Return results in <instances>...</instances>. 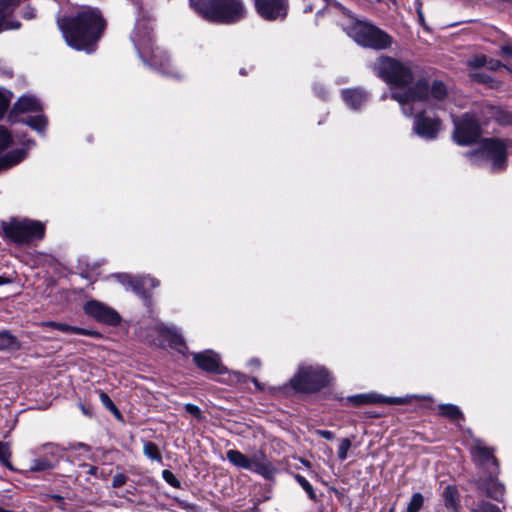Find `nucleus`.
Returning a JSON list of instances; mask_svg holds the SVG:
<instances>
[{"instance_id":"nucleus-1","label":"nucleus","mask_w":512,"mask_h":512,"mask_svg":"<svg viewBox=\"0 0 512 512\" xmlns=\"http://www.w3.org/2000/svg\"><path fill=\"white\" fill-rule=\"evenodd\" d=\"M446 95L447 88L443 82L433 81L430 86L426 80H419L405 91H393L391 97L400 104L405 116H415L414 132L426 140H433L441 129V122L427 110L428 97L442 100Z\"/></svg>"},{"instance_id":"nucleus-2","label":"nucleus","mask_w":512,"mask_h":512,"mask_svg":"<svg viewBox=\"0 0 512 512\" xmlns=\"http://www.w3.org/2000/svg\"><path fill=\"white\" fill-rule=\"evenodd\" d=\"M57 25L70 47L90 53L104 31L105 21L99 10L87 6L72 16L58 18Z\"/></svg>"},{"instance_id":"nucleus-3","label":"nucleus","mask_w":512,"mask_h":512,"mask_svg":"<svg viewBox=\"0 0 512 512\" xmlns=\"http://www.w3.org/2000/svg\"><path fill=\"white\" fill-rule=\"evenodd\" d=\"M131 39L145 63H148L165 75L179 77L177 72L171 69L166 53L158 48L156 50L152 48V28L148 21H137Z\"/></svg>"},{"instance_id":"nucleus-4","label":"nucleus","mask_w":512,"mask_h":512,"mask_svg":"<svg viewBox=\"0 0 512 512\" xmlns=\"http://www.w3.org/2000/svg\"><path fill=\"white\" fill-rule=\"evenodd\" d=\"M3 238L17 247H31L44 239L46 226L30 218L13 217L1 222Z\"/></svg>"},{"instance_id":"nucleus-5","label":"nucleus","mask_w":512,"mask_h":512,"mask_svg":"<svg viewBox=\"0 0 512 512\" xmlns=\"http://www.w3.org/2000/svg\"><path fill=\"white\" fill-rule=\"evenodd\" d=\"M190 6L203 19L230 24L245 16L242 0H189Z\"/></svg>"},{"instance_id":"nucleus-6","label":"nucleus","mask_w":512,"mask_h":512,"mask_svg":"<svg viewBox=\"0 0 512 512\" xmlns=\"http://www.w3.org/2000/svg\"><path fill=\"white\" fill-rule=\"evenodd\" d=\"M329 382V373L319 365H300L297 373L282 386L269 387L273 394L289 395L293 392L313 393L319 391Z\"/></svg>"},{"instance_id":"nucleus-7","label":"nucleus","mask_w":512,"mask_h":512,"mask_svg":"<svg viewBox=\"0 0 512 512\" xmlns=\"http://www.w3.org/2000/svg\"><path fill=\"white\" fill-rule=\"evenodd\" d=\"M507 148L503 140L485 139L477 150L468 153V157L477 166L489 164L492 172H499L507 166Z\"/></svg>"},{"instance_id":"nucleus-8","label":"nucleus","mask_w":512,"mask_h":512,"mask_svg":"<svg viewBox=\"0 0 512 512\" xmlns=\"http://www.w3.org/2000/svg\"><path fill=\"white\" fill-rule=\"evenodd\" d=\"M373 71L386 83L398 88L405 87L413 81L410 66L388 56L379 57L373 64Z\"/></svg>"},{"instance_id":"nucleus-9","label":"nucleus","mask_w":512,"mask_h":512,"mask_svg":"<svg viewBox=\"0 0 512 512\" xmlns=\"http://www.w3.org/2000/svg\"><path fill=\"white\" fill-rule=\"evenodd\" d=\"M349 35L359 45L374 50L391 47L393 39L385 31L366 22H356L349 29Z\"/></svg>"},{"instance_id":"nucleus-10","label":"nucleus","mask_w":512,"mask_h":512,"mask_svg":"<svg viewBox=\"0 0 512 512\" xmlns=\"http://www.w3.org/2000/svg\"><path fill=\"white\" fill-rule=\"evenodd\" d=\"M226 458L234 466L255 472L265 479H271L276 471L263 453H256L248 457L238 450L230 449L226 452Z\"/></svg>"},{"instance_id":"nucleus-11","label":"nucleus","mask_w":512,"mask_h":512,"mask_svg":"<svg viewBox=\"0 0 512 512\" xmlns=\"http://www.w3.org/2000/svg\"><path fill=\"white\" fill-rule=\"evenodd\" d=\"M84 313L99 323L109 326H117L121 322L119 313L98 300H89L83 306Z\"/></svg>"},{"instance_id":"nucleus-12","label":"nucleus","mask_w":512,"mask_h":512,"mask_svg":"<svg viewBox=\"0 0 512 512\" xmlns=\"http://www.w3.org/2000/svg\"><path fill=\"white\" fill-rule=\"evenodd\" d=\"M59 446L46 443L34 450L35 458L31 461L30 471L42 472L55 467L59 459Z\"/></svg>"},{"instance_id":"nucleus-13","label":"nucleus","mask_w":512,"mask_h":512,"mask_svg":"<svg viewBox=\"0 0 512 512\" xmlns=\"http://www.w3.org/2000/svg\"><path fill=\"white\" fill-rule=\"evenodd\" d=\"M454 124V139L460 145H468L480 136V126L469 114H465L460 120H454Z\"/></svg>"},{"instance_id":"nucleus-14","label":"nucleus","mask_w":512,"mask_h":512,"mask_svg":"<svg viewBox=\"0 0 512 512\" xmlns=\"http://www.w3.org/2000/svg\"><path fill=\"white\" fill-rule=\"evenodd\" d=\"M258 14L265 20H283L288 12V0H254Z\"/></svg>"},{"instance_id":"nucleus-15","label":"nucleus","mask_w":512,"mask_h":512,"mask_svg":"<svg viewBox=\"0 0 512 512\" xmlns=\"http://www.w3.org/2000/svg\"><path fill=\"white\" fill-rule=\"evenodd\" d=\"M116 277L122 285L143 297H146L151 289L159 286V281L149 275L132 277L129 274H118Z\"/></svg>"},{"instance_id":"nucleus-16","label":"nucleus","mask_w":512,"mask_h":512,"mask_svg":"<svg viewBox=\"0 0 512 512\" xmlns=\"http://www.w3.org/2000/svg\"><path fill=\"white\" fill-rule=\"evenodd\" d=\"M193 360L198 368L208 373L223 374L226 372L219 355L212 350L193 353Z\"/></svg>"},{"instance_id":"nucleus-17","label":"nucleus","mask_w":512,"mask_h":512,"mask_svg":"<svg viewBox=\"0 0 512 512\" xmlns=\"http://www.w3.org/2000/svg\"><path fill=\"white\" fill-rule=\"evenodd\" d=\"M471 454L478 465L485 468H489L490 465L494 466V471H490V474L497 473L498 462L493 455V449L487 447L482 441L475 440L471 447Z\"/></svg>"},{"instance_id":"nucleus-18","label":"nucleus","mask_w":512,"mask_h":512,"mask_svg":"<svg viewBox=\"0 0 512 512\" xmlns=\"http://www.w3.org/2000/svg\"><path fill=\"white\" fill-rule=\"evenodd\" d=\"M347 401L352 403L355 406H361L365 404H374V403H386V404H405L408 403V398H399V397H384L375 393L369 394H358L354 396H349Z\"/></svg>"},{"instance_id":"nucleus-19","label":"nucleus","mask_w":512,"mask_h":512,"mask_svg":"<svg viewBox=\"0 0 512 512\" xmlns=\"http://www.w3.org/2000/svg\"><path fill=\"white\" fill-rule=\"evenodd\" d=\"M156 330L162 337L160 344L167 342L170 347L177 349L179 352H184L186 349L184 340L175 327H167L161 324L156 327Z\"/></svg>"},{"instance_id":"nucleus-20","label":"nucleus","mask_w":512,"mask_h":512,"mask_svg":"<svg viewBox=\"0 0 512 512\" xmlns=\"http://www.w3.org/2000/svg\"><path fill=\"white\" fill-rule=\"evenodd\" d=\"M479 488L485 492L487 497L497 502H503L505 487L496 479L490 478L487 481H482L479 485Z\"/></svg>"},{"instance_id":"nucleus-21","label":"nucleus","mask_w":512,"mask_h":512,"mask_svg":"<svg viewBox=\"0 0 512 512\" xmlns=\"http://www.w3.org/2000/svg\"><path fill=\"white\" fill-rule=\"evenodd\" d=\"M345 103L352 109H359L367 100L368 94L362 89H347L342 92Z\"/></svg>"},{"instance_id":"nucleus-22","label":"nucleus","mask_w":512,"mask_h":512,"mask_svg":"<svg viewBox=\"0 0 512 512\" xmlns=\"http://www.w3.org/2000/svg\"><path fill=\"white\" fill-rule=\"evenodd\" d=\"M41 109L40 101L33 95L21 96L14 105V110L20 113L34 112Z\"/></svg>"},{"instance_id":"nucleus-23","label":"nucleus","mask_w":512,"mask_h":512,"mask_svg":"<svg viewBox=\"0 0 512 512\" xmlns=\"http://www.w3.org/2000/svg\"><path fill=\"white\" fill-rule=\"evenodd\" d=\"M26 157L25 149H15L0 157V172L20 163Z\"/></svg>"},{"instance_id":"nucleus-24","label":"nucleus","mask_w":512,"mask_h":512,"mask_svg":"<svg viewBox=\"0 0 512 512\" xmlns=\"http://www.w3.org/2000/svg\"><path fill=\"white\" fill-rule=\"evenodd\" d=\"M443 497L445 507L452 512H458L459 499L456 489L452 486H447L444 490Z\"/></svg>"},{"instance_id":"nucleus-25","label":"nucleus","mask_w":512,"mask_h":512,"mask_svg":"<svg viewBox=\"0 0 512 512\" xmlns=\"http://www.w3.org/2000/svg\"><path fill=\"white\" fill-rule=\"evenodd\" d=\"M20 343L17 338L9 331L0 332V351L4 350H18Z\"/></svg>"},{"instance_id":"nucleus-26","label":"nucleus","mask_w":512,"mask_h":512,"mask_svg":"<svg viewBox=\"0 0 512 512\" xmlns=\"http://www.w3.org/2000/svg\"><path fill=\"white\" fill-rule=\"evenodd\" d=\"M57 330H59L63 333H71V334H76V335H84V336H90V337L99 336V333L97 331L80 328V327H76V326H71L69 324L60 323V322H59Z\"/></svg>"},{"instance_id":"nucleus-27","label":"nucleus","mask_w":512,"mask_h":512,"mask_svg":"<svg viewBox=\"0 0 512 512\" xmlns=\"http://www.w3.org/2000/svg\"><path fill=\"white\" fill-rule=\"evenodd\" d=\"M21 0H0V31L2 30L4 20L12 14L15 7Z\"/></svg>"},{"instance_id":"nucleus-28","label":"nucleus","mask_w":512,"mask_h":512,"mask_svg":"<svg viewBox=\"0 0 512 512\" xmlns=\"http://www.w3.org/2000/svg\"><path fill=\"white\" fill-rule=\"evenodd\" d=\"M440 414L449 418L452 421L463 418V414L456 405L443 404L439 406Z\"/></svg>"},{"instance_id":"nucleus-29","label":"nucleus","mask_w":512,"mask_h":512,"mask_svg":"<svg viewBox=\"0 0 512 512\" xmlns=\"http://www.w3.org/2000/svg\"><path fill=\"white\" fill-rule=\"evenodd\" d=\"M469 509L471 512H502L501 508L485 500L472 503Z\"/></svg>"},{"instance_id":"nucleus-30","label":"nucleus","mask_w":512,"mask_h":512,"mask_svg":"<svg viewBox=\"0 0 512 512\" xmlns=\"http://www.w3.org/2000/svg\"><path fill=\"white\" fill-rule=\"evenodd\" d=\"M144 455L152 461L162 462V455L157 445L153 442H145L143 446Z\"/></svg>"},{"instance_id":"nucleus-31","label":"nucleus","mask_w":512,"mask_h":512,"mask_svg":"<svg viewBox=\"0 0 512 512\" xmlns=\"http://www.w3.org/2000/svg\"><path fill=\"white\" fill-rule=\"evenodd\" d=\"M11 450L8 443L0 441V462L10 470H13V467L10 463Z\"/></svg>"},{"instance_id":"nucleus-32","label":"nucleus","mask_w":512,"mask_h":512,"mask_svg":"<svg viewBox=\"0 0 512 512\" xmlns=\"http://www.w3.org/2000/svg\"><path fill=\"white\" fill-rule=\"evenodd\" d=\"M424 497L421 493H414L407 505L406 512H419L423 507Z\"/></svg>"},{"instance_id":"nucleus-33","label":"nucleus","mask_w":512,"mask_h":512,"mask_svg":"<svg viewBox=\"0 0 512 512\" xmlns=\"http://www.w3.org/2000/svg\"><path fill=\"white\" fill-rule=\"evenodd\" d=\"M27 124L38 132H43L47 125V119L44 115L30 117Z\"/></svg>"},{"instance_id":"nucleus-34","label":"nucleus","mask_w":512,"mask_h":512,"mask_svg":"<svg viewBox=\"0 0 512 512\" xmlns=\"http://www.w3.org/2000/svg\"><path fill=\"white\" fill-rule=\"evenodd\" d=\"M11 98L12 94L8 90L0 88V119L7 111Z\"/></svg>"},{"instance_id":"nucleus-35","label":"nucleus","mask_w":512,"mask_h":512,"mask_svg":"<svg viewBox=\"0 0 512 512\" xmlns=\"http://www.w3.org/2000/svg\"><path fill=\"white\" fill-rule=\"evenodd\" d=\"M99 398H100V401L104 405L105 408H107L110 412H112L118 418L121 417L120 411L118 410V408L113 403V401L111 400V398L108 396L107 393L100 392Z\"/></svg>"},{"instance_id":"nucleus-36","label":"nucleus","mask_w":512,"mask_h":512,"mask_svg":"<svg viewBox=\"0 0 512 512\" xmlns=\"http://www.w3.org/2000/svg\"><path fill=\"white\" fill-rule=\"evenodd\" d=\"M295 480L305 490L310 499L314 500L316 498L312 485L304 476L297 474L295 475Z\"/></svg>"},{"instance_id":"nucleus-37","label":"nucleus","mask_w":512,"mask_h":512,"mask_svg":"<svg viewBox=\"0 0 512 512\" xmlns=\"http://www.w3.org/2000/svg\"><path fill=\"white\" fill-rule=\"evenodd\" d=\"M12 142L10 132L3 126H0V153L5 151Z\"/></svg>"},{"instance_id":"nucleus-38","label":"nucleus","mask_w":512,"mask_h":512,"mask_svg":"<svg viewBox=\"0 0 512 512\" xmlns=\"http://www.w3.org/2000/svg\"><path fill=\"white\" fill-rule=\"evenodd\" d=\"M487 64V57L483 54H478L472 56L470 59L467 60V66L470 68H481L484 67Z\"/></svg>"},{"instance_id":"nucleus-39","label":"nucleus","mask_w":512,"mask_h":512,"mask_svg":"<svg viewBox=\"0 0 512 512\" xmlns=\"http://www.w3.org/2000/svg\"><path fill=\"white\" fill-rule=\"evenodd\" d=\"M351 440L348 438H344L340 441L338 448V458L341 461H344L347 458L348 450L351 448Z\"/></svg>"},{"instance_id":"nucleus-40","label":"nucleus","mask_w":512,"mask_h":512,"mask_svg":"<svg viewBox=\"0 0 512 512\" xmlns=\"http://www.w3.org/2000/svg\"><path fill=\"white\" fill-rule=\"evenodd\" d=\"M162 477L172 487H174V488L180 487V481L174 476V474L171 471L163 470Z\"/></svg>"},{"instance_id":"nucleus-41","label":"nucleus","mask_w":512,"mask_h":512,"mask_svg":"<svg viewBox=\"0 0 512 512\" xmlns=\"http://www.w3.org/2000/svg\"><path fill=\"white\" fill-rule=\"evenodd\" d=\"M485 67L490 71H497L502 67L508 69L506 65L502 64L499 60L493 58H487V64L485 65Z\"/></svg>"},{"instance_id":"nucleus-42","label":"nucleus","mask_w":512,"mask_h":512,"mask_svg":"<svg viewBox=\"0 0 512 512\" xmlns=\"http://www.w3.org/2000/svg\"><path fill=\"white\" fill-rule=\"evenodd\" d=\"M127 479L128 478L126 475H124L123 473H118V474L114 475V477H113L112 486L114 488H119L127 482Z\"/></svg>"},{"instance_id":"nucleus-43","label":"nucleus","mask_w":512,"mask_h":512,"mask_svg":"<svg viewBox=\"0 0 512 512\" xmlns=\"http://www.w3.org/2000/svg\"><path fill=\"white\" fill-rule=\"evenodd\" d=\"M471 78L480 83H489L492 81L491 77L484 73H472Z\"/></svg>"},{"instance_id":"nucleus-44","label":"nucleus","mask_w":512,"mask_h":512,"mask_svg":"<svg viewBox=\"0 0 512 512\" xmlns=\"http://www.w3.org/2000/svg\"><path fill=\"white\" fill-rule=\"evenodd\" d=\"M185 410L186 412H188L189 414L195 416L196 418H200L201 417V410L199 409L198 406L194 405V404H186L185 405Z\"/></svg>"},{"instance_id":"nucleus-45","label":"nucleus","mask_w":512,"mask_h":512,"mask_svg":"<svg viewBox=\"0 0 512 512\" xmlns=\"http://www.w3.org/2000/svg\"><path fill=\"white\" fill-rule=\"evenodd\" d=\"M22 17L26 20H31L36 17V10L33 7L27 6L23 9Z\"/></svg>"},{"instance_id":"nucleus-46","label":"nucleus","mask_w":512,"mask_h":512,"mask_svg":"<svg viewBox=\"0 0 512 512\" xmlns=\"http://www.w3.org/2000/svg\"><path fill=\"white\" fill-rule=\"evenodd\" d=\"M21 24L20 22L18 21H5L4 20V24H3V27L2 29H5V30H9V29H18L20 28Z\"/></svg>"},{"instance_id":"nucleus-47","label":"nucleus","mask_w":512,"mask_h":512,"mask_svg":"<svg viewBox=\"0 0 512 512\" xmlns=\"http://www.w3.org/2000/svg\"><path fill=\"white\" fill-rule=\"evenodd\" d=\"M316 433L327 440H332L334 438L333 432L329 430H317Z\"/></svg>"},{"instance_id":"nucleus-48","label":"nucleus","mask_w":512,"mask_h":512,"mask_svg":"<svg viewBox=\"0 0 512 512\" xmlns=\"http://www.w3.org/2000/svg\"><path fill=\"white\" fill-rule=\"evenodd\" d=\"M58 325H59V322H55V321H44V322L39 323V326H41V327H48V328H52V329H56V330L58 328Z\"/></svg>"},{"instance_id":"nucleus-49","label":"nucleus","mask_w":512,"mask_h":512,"mask_svg":"<svg viewBox=\"0 0 512 512\" xmlns=\"http://www.w3.org/2000/svg\"><path fill=\"white\" fill-rule=\"evenodd\" d=\"M501 52L504 56L511 58L512 57V47L509 45H505L501 47Z\"/></svg>"},{"instance_id":"nucleus-50","label":"nucleus","mask_w":512,"mask_h":512,"mask_svg":"<svg viewBox=\"0 0 512 512\" xmlns=\"http://www.w3.org/2000/svg\"><path fill=\"white\" fill-rule=\"evenodd\" d=\"M314 90L316 91V93L321 97V98H325L326 97V90L323 86H320V85H315L314 87Z\"/></svg>"},{"instance_id":"nucleus-51","label":"nucleus","mask_w":512,"mask_h":512,"mask_svg":"<svg viewBox=\"0 0 512 512\" xmlns=\"http://www.w3.org/2000/svg\"><path fill=\"white\" fill-rule=\"evenodd\" d=\"M252 382L254 383L256 389L260 390V391H264V385L261 384L256 378H252Z\"/></svg>"},{"instance_id":"nucleus-52","label":"nucleus","mask_w":512,"mask_h":512,"mask_svg":"<svg viewBox=\"0 0 512 512\" xmlns=\"http://www.w3.org/2000/svg\"><path fill=\"white\" fill-rule=\"evenodd\" d=\"M12 283V279L0 275V286Z\"/></svg>"},{"instance_id":"nucleus-53","label":"nucleus","mask_w":512,"mask_h":512,"mask_svg":"<svg viewBox=\"0 0 512 512\" xmlns=\"http://www.w3.org/2000/svg\"><path fill=\"white\" fill-rule=\"evenodd\" d=\"M249 364L258 368L260 366V361L256 358H253L249 361Z\"/></svg>"},{"instance_id":"nucleus-54","label":"nucleus","mask_w":512,"mask_h":512,"mask_svg":"<svg viewBox=\"0 0 512 512\" xmlns=\"http://www.w3.org/2000/svg\"><path fill=\"white\" fill-rule=\"evenodd\" d=\"M49 497L52 498V499H55L57 501H61V502L63 500V498L61 496L56 495V494L49 495Z\"/></svg>"},{"instance_id":"nucleus-55","label":"nucleus","mask_w":512,"mask_h":512,"mask_svg":"<svg viewBox=\"0 0 512 512\" xmlns=\"http://www.w3.org/2000/svg\"><path fill=\"white\" fill-rule=\"evenodd\" d=\"M88 467H89L88 472H89L90 474L94 475V474L96 473L97 468H96V467H94V466H88Z\"/></svg>"},{"instance_id":"nucleus-56","label":"nucleus","mask_w":512,"mask_h":512,"mask_svg":"<svg viewBox=\"0 0 512 512\" xmlns=\"http://www.w3.org/2000/svg\"><path fill=\"white\" fill-rule=\"evenodd\" d=\"M81 408H82L83 413H85L86 415H90V414L88 413L87 409H85V408H84V406H81Z\"/></svg>"},{"instance_id":"nucleus-57","label":"nucleus","mask_w":512,"mask_h":512,"mask_svg":"<svg viewBox=\"0 0 512 512\" xmlns=\"http://www.w3.org/2000/svg\"><path fill=\"white\" fill-rule=\"evenodd\" d=\"M0 512H13V511L7 510V509H4V508L0 507Z\"/></svg>"}]
</instances>
